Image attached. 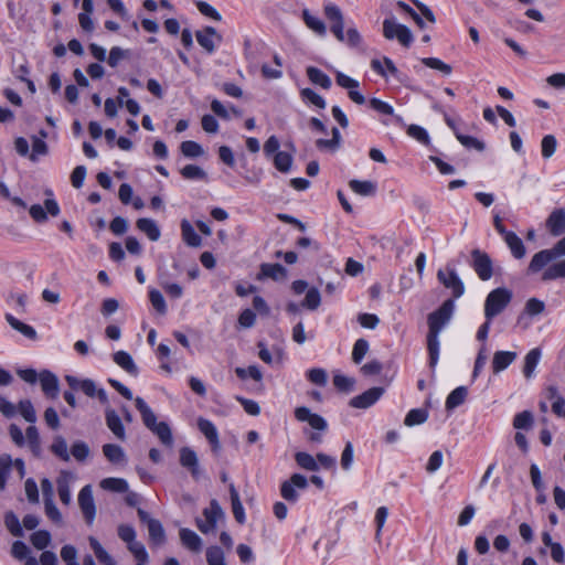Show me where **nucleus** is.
Wrapping results in <instances>:
<instances>
[{
  "mask_svg": "<svg viewBox=\"0 0 565 565\" xmlns=\"http://www.w3.org/2000/svg\"><path fill=\"white\" fill-rule=\"evenodd\" d=\"M455 310V302L448 299L435 311L430 312L427 317L428 333H427V350L429 354V365L435 367L439 359V334L443 329L449 323Z\"/></svg>",
  "mask_w": 565,
  "mask_h": 565,
  "instance_id": "f257e3e1",
  "label": "nucleus"
},
{
  "mask_svg": "<svg viewBox=\"0 0 565 565\" xmlns=\"http://www.w3.org/2000/svg\"><path fill=\"white\" fill-rule=\"evenodd\" d=\"M513 294L505 287H499L490 291L484 301V317L492 320L500 315L511 302Z\"/></svg>",
  "mask_w": 565,
  "mask_h": 565,
  "instance_id": "f03ea898",
  "label": "nucleus"
},
{
  "mask_svg": "<svg viewBox=\"0 0 565 565\" xmlns=\"http://www.w3.org/2000/svg\"><path fill=\"white\" fill-rule=\"evenodd\" d=\"M383 35L387 40L396 39L406 47L413 42L411 30L406 25L397 23L394 19H385L383 21Z\"/></svg>",
  "mask_w": 565,
  "mask_h": 565,
  "instance_id": "7ed1b4c3",
  "label": "nucleus"
},
{
  "mask_svg": "<svg viewBox=\"0 0 565 565\" xmlns=\"http://www.w3.org/2000/svg\"><path fill=\"white\" fill-rule=\"evenodd\" d=\"M308 487V479L300 473H294L280 486V495L288 502L296 503L299 499L298 490H305Z\"/></svg>",
  "mask_w": 565,
  "mask_h": 565,
  "instance_id": "20e7f679",
  "label": "nucleus"
},
{
  "mask_svg": "<svg viewBox=\"0 0 565 565\" xmlns=\"http://www.w3.org/2000/svg\"><path fill=\"white\" fill-rule=\"evenodd\" d=\"M471 258V266L477 276L483 281L489 280L493 275V264L490 256L480 249H473Z\"/></svg>",
  "mask_w": 565,
  "mask_h": 565,
  "instance_id": "39448f33",
  "label": "nucleus"
},
{
  "mask_svg": "<svg viewBox=\"0 0 565 565\" xmlns=\"http://www.w3.org/2000/svg\"><path fill=\"white\" fill-rule=\"evenodd\" d=\"M77 500L86 523L92 525L96 516V505L90 484H86L81 489Z\"/></svg>",
  "mask_w": 565,
  "mask_h": 565,
  "instance_id": "423d86ee",
  "label": "nucleus"
},
{
  "mask_svg": "<svg viewBox=\"0 0 565 565\" xmlns=\"http://www.w3.org/2000/svg\"><path fill=\"white\" fill-rule=\"evenodd\" d=\"M323 11L327 19L332 22L331 32L340 42H344L347 33H344L343 14L340 8L329 2L324 4Z\"/></svg>",
  "mask_w": 565,
  "mask_h": 565,
  "instance_id": "0eeeda50",
  "label": "nucleus"
},
{
  "mask_svg": "<svg viewBox=\"0 0 565 565\" xmlns=\"http://www.w3.org/2000/svg\"><path fill=\"white\" fill-rule=\"evenodd\" d=\"M437 278L447 289L451 290L454 298H460L463 295V282L454 268L439 269Z\"/></svg>",
  "mask_w": 565,
  "mask_h": 565,
  "instance_id": "6e6552de",
  "label": "nucleus"
},
{
  "mask_svg": "<svg viewBox=\"0 0 565 565\" xmlns=\"http://www.w3.org/2000/svg\"><path fill=\"white\" fill-rule=\"evenodd\" d=\"M223 515L221 507L215 500L211 502L210 508L203 511V519L196 520V526L199 530L206 534L214 531L217 520Z\"/></svg>",
  "mask_w": 565,
  "mask_h": 565,
  "instance_id": "1a4fd4ad",
  "label": "nucleus"
},
{
  "mask_svg": "<svg viewBox=\"0 0 565 565\" xmlns=\"http://www.w3.org/2000/svg\"><path fill=\"white\" fill-rule=\"evenodd\" d=\"M198 43L209 53L215 52L217 45L222 42V36L212 26L198 31L195 33Z\"/></svg>",
  "mask_w": 565,
  "mask_h": 565,
  "instance_id": "9d476101",
  "label": "nucleus"
},
{
  "mask_svg": "<svg viewBox=\"0 0 565 565\" xmlns=\"http://www.w3.org/2000/svg\"><path fill=\"white\" fill-rule=\"evenodd\" d=\"M384 388L383 387H372L362 394L353 397L350 401V406L354 408H369L372 405H374L383 395Z\"/></svg>",
  "mask_w": 565,
  "mask_h": 565,
  "instance_id": "9b49d317",
  "label": "nucleus"
},
{
  "mask_svg": "<svg viewBox=\"0 0 565 565\" xmlns=\"http://www.w3.org/2000/svg\"><path fill=\"white\" fill-rule=\"evenodd\" d=\"M180 465L188 469L194 479H199L202 475L200 469L199 458L196 452L189 448L183 447L180 449Z\"/></svg>",
  "mask_w": 565,
  "mask_h": 565,
  "instance_id": "f8f14e48",
  "label": "nucleus"
},
{
  "mask_svg": "<svg viewBox=\"0 0 565 565\" xmlns=\"http://www.w3.org/2000/svg\"><path fill=\"white\" fill-rule=\"evenodd\" d=\"M295 417L299 422H307L311 428L317 430H326L328 427V424L322 416L311 413V411L305 406L296 408Z\"/></svg>",
  "mask_w": 565,
  "mask_h": 565,
  "instance_id": "ddd939ff",
  "label": "nucleus"
},
{
  "mask_svg": "<svg viewBox=\"0 0 565 565\" xmlns=\"http://www.w3.org/2000/svg\"><path fill=\"white\" fill-rule=\"evenodd\" d=\"M105 420L107 427L115 435V437L124 441L126 439V431L122 422L116 411L107 407L105 411Z\"/></svg>",
  "mask_w": 565,
  "mask_h": 565,
  "instance_id": "4468645a",
  "label": "nucleus"
},
{
  "mask_svg": "<svg viewBox=\"0 0 565 565\" xmlns=\"http://www.w3.org/2000/svg\"><path fill=\"white\" fill-rule=\"evenodd\" d=\"M73 479L74 476L71 472L62 471L56 480L60 500L65 505L72 501L71 482Z\"/></svg>",
  "mask_w": 565,
  "mask_h": 565,
  "instance_id": "2eb2a0df",
  "label": "nucleus"
},
{
  "mask_svg": "<svg viewBox=\"0 0 565 565\" xmlns=\"http://www.w3.org/2000/svg\"><path fill=\"white\" fill-rule=\"evenodd\" d=\"M546 226L553 236L565 233V211L554 210L546 220Z\"/></svg>",
  "mask_w": 565,
  "mask_h": 565,
  "instance_id": "dca6fc26",
  "label": "nucleus"
},
{
  "mask_svg": "<svg viewBox=\"0 0 565 565\" xmlns=\"http://www.w3.org/2000/svg\"><path fill=\"white\" fill-rule=\"evenodd\" d=\"M39 381L42 387V391L47 397L55 398L58 394V380L57 377L49 372L43 371L39 374Z\"/></svg>",
  "mask_w": 565,
  "mask_h": 565,
  "instance_id": "f3484780",
  "label": "nucleus"
},
{
  "mask_svg": "<svg viewBox=\"0 0 565 565\" xmlns=\"http://www.w3.org/2000/svg\"><path fill=\"white\" fill-rule=\"evenodd\" d=\"M198 427H199L200 431L210 441L213 450H215V451L218 450L221 447V444H220L218 433H217L215 425L209 419L199 418Z\"/></svg>",
  "mask_w": 565,
  "mask_h": 565,
  "instance_id": "a211bd4d",
  "label": "nucleus"
},
{
  "mask_svg": "<svg viewBox=\"0 0 565 565\" xmlns=\"http://www.w3.org/2000/svg\"><path fill=\"white\" fill-rule=\"evenodd\" d=\"M555 258H557V256H556V254H554V249L553 248H551V249H543V250L536 253L532 257V259L530 262V265H529V271L537 273L541 269H543V267H545L550 262H552Z\"/></svg>",
  "mask_w": 565,
  "mask_h": 565,
  "instance_id": "6ab92c4d",
  "label": "nucleus"
},
{
  "mask_svg": "<svg viewBox=\"0 0 565 565\" xmlns=\"http://www.w3.org/2000/svg\"><path fill=\"white\" fill-rule=\"evenodd\" d=\"M516 359V353L512 351H497L493 354L492 370L494 374L504 371Z\"/></svg>",
  "mask_w": 565,
  "mask_h": 565,
  "instance_id": "aec40b11",
  "label": "nucleus"
},
{
  "mask_svg": "<svg viewBox=\"0 0 565 565\" xmlns=\"http://www.w3.org/2000/svg\"><path fill=\"white\" fill-rule=\"evenodd\" d=\"M542 356V351L539 348H534L530 350L524 356V365H523V375L525 379L530 380L535 374V367L540 363Z\"/></svg>",
  "mask_w": 565,
  "mask_h": 565,
  "instance_id": "412c9836",
  "label": "nucleus"
},
{
  "mask_svg": "<svg viewBox=\"0 0 565 565\" xmlns=\"http://www.w3.org/2000/svg\"><path fill=\"white\" fill-rule=\"evenodd\" d=\"M180 541L184 547L192 552H200L202 547L201 537L190 529H181L179 532Z\"/></svg>",
  "mask_w": 565,
  "mask_h": 565,
  "instance_id": "4be33fe9",
  "label": "nucleus"
},
{
  "mask_svg": "<svg viewBox=\"0 0 565 565\" xmlns=\"http://www.w3.org/2000/svg\"><path fill=\"white\" fill-rule=\"evenodd\" d=\"M113 360L119 367H121L124 371H126L130 375H132V376L138 375V367H137L136 363L134 362L132 356L128 352L122 351V350L117 351L114 353Z\"/></svg>",
  "mask_w": 565,
  "mask_h": 565,
  "instance_id": "5701e85b",
  "label": "nucleus"
},
{
  "mask_svg": "<svg viewBox=\"0 0 565 565\" xmlns=\"http://www.w3.org/2000/svg\"><path fill=\"white\" fill-rule=\"evenodd\" d=\"M6 321L10 324V327L21 334H23L25 338L30 340H35L38 338V333L35 329L32 326H29L15 317H13L11 313H6L4 316Z\"/></svg>",
  "mask_w": 565,
  "mask_h": 565,
  "instance_id": "b1692460",
  "label": "nucleus"
},
{
  "mask_svg": "<svg viewBox=\"0 0 565 565\" xmlns=\"http://www.w3.org/2000/svg\"><path fill=\"white\" fill-rule=\"evenodd\" d=\"M228 490L231 495L233 515L239 524H244L246 521V516L243 504L239 499V494L233 483H230Z\"/></svg>",
  "mask_w": 565,
  "mask_h": 565,
  "instance_id": "393cba45",
  "label": "nucleus"
},
{
  "mask_svg": "<svg viewBox=\"0 0 565 565\" xmlns=\"http://www.w3.org/2000/svg\"><path fill=\"white\" fill-rule=\"evenodd\" d=\"M136 225L137 228L145 233L150 241L157 242L160 238V228L153 220L142 217L137 221Z\"/></svg>",
  "mask_w": 565,
  "mask_h": 565,
  "instance_id": "a878e982",
  "label": "nucleus"
},
{
  "mask_svg": "<svg viewBox=\"0 0 565 565\" xmlns=\"http://www.w3.org/2000/svg\"><path fill=\"white\" fill-rule=\"evenodd\" d=\"M136 408L140 412L143 424L151 429L157 423V416L141 397L135 398Z\"/></svg>",
  "mask_w": 565,
  "mask_h": 565,
  "instance_id": "bb28decb",
  "label": "nucleus"
},
{
  "mask_svg": "<svg viewBox=\"0 0 565 565\" xmlns=\"http://www.w3.org/2000/svg\"><path fill=\"white\" fill-rule=\"evenodd\" d=\"M103 454L107 460L114 465L125 463L126 454L124 449L115 444H105L103 446Z\"/></svg>",
  "mask_w": 565,
  "mask_h": 565,
  "instance_id": "cd10ccee",
  "label": "nucleus"
},
{
  "mask_svg": "<svg viewBox=\"0 0 565 565\" xmlns=\"http://www.w3.org/2000/svg\"><path fill=\"white\" fill-rule=\"evenodd\" d=\"M505 244L509 246L512 255L518 258V259H521L525 256V247H524V244L522 242V239L514 233V232H510L509 234H505V236L503 237Z\"/></svg>",
  "mask_w": 565,
  "mask_h": 565,
  "instance_id": "c85d7f7f",
  "label": "nucleus"
},
{
  "mask_svg": "<svg viewBox=\"0 0 565 565\" xmlns=\"http://www.w3.org/2000/svg\"><path fill=\"white\" fill-rule=\"evenodd\" d=\"M302 19L307 28L317 33L318 35H324L327 28L324 22L316 15H312L308 9L302 10Z\"/></svg>",
  "mask_w": 565,
  "mask_h": 565,
  "instance_id": "c756f323",
  "label": "nucleus"
},
{
  "mask_svg": "<svg viewBox=\"0 0 565 565\" xmlns=\"http://www.w3.org/2000/svg\"><path fill=\"white\" fill-rule=\"evenodd\" d=\"M349 186L361 196H373L376 193V184L372 181L351 180Z\"/></svg>",
  "mask_w": 565,
  "mask_h": 565,
  "instance_id": "7c9ffc66",
  "label": "nucleus"
},
{
  "mask_svg": "<svg viewBox=\"0 0 565 565\" xmlns=\"http://www.w3.org/2000/svg\"><path fill=\"white\" fill-rule=\"evenodd\" d=\"M260 275L274 280H284L287 276L286 268L280 264H263Z\"/></svg>",
  "mask_w": 565,
  "mask_h": 565,
  "instance_id": "2f4dec72",
  "label": "nucleus"
},
{
  "mask_svg": "<svg viewBox=\"0 0 565 565\" xmlns=\"http://www.w3.org/2000/svg\"><path fill=\"white\" fill-rule=\"evenodd\" d=\"M307 76L311 83L319 85L324 89H329L332 85L330 77L317 67L309 66L307 68Z\"/></svg>",
  "mask_w": 565,
  "mask_h": 565,
  "instance_id": "473e14b6",
  "label": "nucleus"
},
{
  "mask_svg": "<svg viewBox=\"0 0 565 565\" xmlns=\"http://www.w3.org/2000/svg\"><path fill=\"white\" fill-rule=\"evenodd\" d=\"M181 233L183 241L189 246L199 247L201 245V237L196 234L193 226L186 220H183L181 223Z\"/></svg>",
  "mask_w": 565,
  "mask_h": 565,
  "instance_id": "72a5a7b5",
  "label": "nucleus"
},
{
  "mask_svg": "<svg viewBox=\"0 0 565 565\" xmlns=\"http://www.w3.org/2000/svg\"><path fill=\"white\" fill-rule=\"evenodd\" d=\"M275 168L281 173H288L291 170L294 158L286 151L277 152L271 157Z\"/></svg>",
  "mask_w": 565,
  "mask_h": 565,
  "instance_id": "f704fd0d",
  "label": "nucleus"
},
{
  "mask_svg": "<svg viewBox=\"0 0 565 565\" xmlns=\"http://www.w3.org/2000/svg\"><path fill=\"white\" fill-rule=\"evenodd\" d=\"M295 460L297 465L308 471H318L319 465L317 461V458H315L312 455L305 452V451H298L295 455Z\"/></svg>",
  "mask_w": 565,
  "mask_h": 565,
  "instance_id": "c9c22d12",
  "label": "nucleus"
},
{
  "mask_svg": "<svg viewBox=\"0 0 565 565\" xmlns=\"http://www.w3.org/2000/svg\"><path fill=\"white\" fill-rule=\"evenodd\" d=\"M127 547L137 559L136 565H147L149 561V555L145 548V545L141 542H138L135 539L134 541H131V543L127 544Z\"/></svg>",
  "mask_w": 565,
  "mask_h": 565,
  "instance_id": "e433bc0d",
  "label": "nucleus"
},
{
  "mask_svg": "<svg viewBox=\"0 0 565 565\" xmlns=\"http://www.w3.org/2000/svg\"><path fill=\"white\" fill-rule=\"evenodd\" d=\"M100 487L104 490L113 492H126L128 490V482L121 478H105L100 481Z\"/></svg>",
  "mask_w": 565,
  "mask_h": 565,
  "instance_id": "4c0bfd02",
  "label": "nucleus"
},
{
  "mask_svg": "<svg viewBox=\"0 0 565 565\" xmlns=\"http://www.w3.org/2000/svg\"><path fill=\"white\" fill-rule=\"evenodd\" d=\"M467 388L465 386H459L455 388L446 399V408L454 409L461 405L467 397Z\"/></svg>",
  "mask_w": 565,
  "mask_h": 565,
  "instance_id": "58836bf2",
  "label": "nucleus"
},
{
  "mask_svg": "<svg viewBox=\"0 0 565 565\" xmlns=\"http://www.w3.org/2000/svg\"><path fill=\"white\" fill-rule=\"evenodd\" d=\"M13 468V460L10 455L3 454L0 456V490H4L7 480L11 469Z\"/></svg>",
  "mask_w": 565,
  "mask_h": 565,
  "instance_id": "ea45409f",
  "label": "nucleus"
},
{
  "mask_svg": "<svg viewBox=\"0 0 565 565\" xmlns=\"http://www.w3.org/2000/svg\"><path fill=\"white\" fill-rule=\"evenodd\" d=\"M150 430L158 436V438L160 439V441L163 445H166L168 447L172 446V444H173L172 433L167 423L161 422V423L157 424L154 427H152Z\"/></svg>",
  "mask_w": 565,
  "mask_h": 565,
  "instance_id": "a19ab883",
  "label": "nucleus"
},
{
  "mask_svg": "<svg viewBox=\"0 0 565 565\" xmlns=\"http://www.w3.org/2000/svg\"><path fill=\"white\" fill-rule=\"evenodd\" d=\"M51 451L63 461L71 459L66 440L62 436H55L53 444L51 445Z\"/></svg>",
  "mask_w": 565,
  "mask_h": 565,
  "instance_id": "79ce46f5",
  "label": "nucleus"
},
{
  "mask_svg": "<svg viewBox=\"0 0 565 565\" xmlns=\"http://www.w3.org/2000/svg\"><path fill=\"white\" fill-rule=\"evenodd\" d=\"M564 277H565V259L551 265L550 267H547L544 270V273L542 275L543 280H555V279L564 278Z\"/></svg>",
  "mask_w": 565,
  "mask_h": 565,
  "instance_id": "37998d69",
  "label": "nucleus"
},
{
  "mask_svg": "<svg viewBox=\"0 0 565 565\" xmlns=\"http://www.w3.org/2000/svg\"><path fill=\"white\" fill-rule=\"evenodd\" d=\"M428 418V413L427 411L423 409V408H414V409H411L405 419H404V424L408 427H412V426H415V425H420L423 423H425Z\"/></svg>",
  "mask_w": 565,
  "mask_h": 565,
  "instance_id": "c03bdc74",
  "label": "nucleus"
},
{
  "mask_svg": "<svg viewBox=\"0 0 565 565\" xmlns=\"http://www.w3.org/2000/svg\"><path fill=\"white\" fill-rule=\"evenodd\" d=\"M149 300L152 305V307L157 310L160 315H166L168 311L166 300L162 296V294L154 288L149 289Z\"/></svg>",
  "mask_w": 565,
  "mask_h": 565,
  "instance_id": "a18cd8bd",
  "label": "nucleus"
},
{
  "mask_svg": "<svg viewBox=\"0 0 565 565\" xmlns=\"http://www.w3.org/2000/svg\"><path fill=\"white\" fill-rule=\"evenodd\" d=\"M147 526L150 541L156 544H162L164 542V530L162 527V524L158 520H156L149 521V525Z\"/></svg>",
  "mask_w": 565,
  "mask_h": 565,
  "instance_id": "49530a36",
  "label": "nucleus"
},
{
  "mask_svg": "<svg viewBox=\"0 0 565 565\" xmlns=\"http://www.w3.org/2000/svg\"><path fill=\"white\" fill-rule=\"evenodd\" d=\"M89 544L100 563H104L105 565H110L115 563V561L110 557V555L104 550V547L95 537H89Z\"/></svg>",
  "mask_w": 565,
  "mask_h": 565,
  "instance_id": "de8ad7c7",
  "label": "nucleus"
},
{
  "mask_svg": "<svg viewBox=\"0 0 565 565\" xmlns=\"http://www.w3.org/2000/svg\"><path fill=\"white\" fill-rule=\"evenodd\" d=\"M4 524H6V527L8 529V531L13 536H22L23 535V531H22L20 521L13 512L9 511L6 513Z\"/></svg>",
  "mask_w": 565,
  "mask_h": 565,
  "instance_id": "09e8293b",
  "label": "nucleus"
},
{
  "mask_svg": "<svg viewBox=\"0 0 565 565\" xmlns=\"http://www.w3.org/2000/svg\"><path fill=\"white\" fill-rule=\"evenodd\" d=\"M420 62L433 70L439 71L444 75H449L452 71L451 66L437 57H424Z\"/></svg>",
  "mask_w": 565,
  "mask_h": 565,
  "instance_id": "8fccbe9b",
  "label": "nucleus"
},
{
  "mask_svg": "<svg viewBox=\"0 0 565 565\" xmlns=\"http://www.w3.org/2000/svg\"><path fill=\"white\" fill-rule=\"evenodd\" d=\"M207 565H226L225 555L221 547L210 546L206 550Z\"/></svg>",
  "mask_w": 565,
  "mask_h": 565,
  "instance_id": "3c124183",
  "label": "nucleus"
},
{
  "mask_svg": "<svg viewBox=\"0 0 565 565\" xmlns=\"http://www.w3.org/2000/svg\"><path fill=\"white\" fill-rule=\"evenodd\" d=\"M181 152L188 158L201 157L204 153L203 148L195 141H183L180 146Z\"/></svg>",
  "mask_w": 565,
  "mask_h": 565,
  "instance_id": "603ef678",
  "label": "nucleus"
},
{
  "mask_svg": "<svg viewBox=\"0 0 565 565\" xmlns=\"http://www.w3.org/2000/svg\"><path fill=\"white\" fill-rule=\"evenodd\" d=\"M307 379L315 385L324 386L328 382V374L324 369L313 367L307 371Z\"/></svg>",
  "mask_w": 565,
  "mask_h": 565,
  "instance_id": "864d4df0",
  "label": "nucleus"
},
{
  "mask_svg": "<svg viewBox=\"0 0 565 565\" xmlns=\"http://www.w3.org/2000/svg\"><path fill=\"white\" fill-rule=\"evenodd\" d=\"M181 174L188 180H204L206 178L205 171L195 164H186L181 169Z\"/></svg>",
  "mask_w": 565,
  "mask_h": 565,
  "instance_id": "5fc2aeb1",
  "label": "nucleus"
},
{
  "mask_svg": "<svg viewBox=\"0 0 565 565\" xmlns=\"http://www.w3.org/2000/svg\"><path fill=\"white\" fill-rule=\"evenodd\" d=\"M300 95L305 102L310 103V104L317 106L318 108L323 109L327 105L324 98L321 95L317 94L311 88H303L300 92Z\"/></svg>",
  "mask_w": 565,
  "mask_h": 565,
  "instance_id": "6e6d98bb",
  "label": "nucleus"
},
{
  "mask_svg": "<svg viewBox=\"0 0 565 565\" xmlns=\"http://www.w3.org/2000/svg\"><path fill=\"white\" fill-rule=\"evenodd\" d=\"M32 545L38 550H44L51 542V534L45 530L34 532L31 537Z\"/></svg>",
  "mask_w": 565,
  "mask_h": 565,
  "instance_id": "4d7b16f0",
  "label": "nucleus"
},
{
  "mask_svg": "<svg viewBox=\"0 0 565 565\" xmlns=\"http://www.w3.org/2000/svg\"><path fill=\"white\" fill-rule=\"evenodd\" d=\"M355 381L353 377H349L341 373H335L333 375V385L341 392H351Z\"/></svg>",
  "mask_w": 565,
  "mask_h": 565,
  "instance_id": "13d9d810",
  "label": "nucleus"
},
{
  "mask_svg": "<svg viewBox=\"0 0 565 565\" xmlns=\"http://www.w3.org/2000/svg\"><path fill=\"white\" fill-rule=\"evenodd\" d=\"M533 425V415L530 411L518 413L513 418L515 429H526Z\"/></svg>",
  "mask_w": 565,
  "mask_h": 565,
  "instance_id": "bf43d9fd",
  "label": "nucleus"
},
{
  "mask_svg": "<svg viewBox=\"0 0 565 565\" xmlns=\"http://www.w3.org/2000/svg\"><path fill=\"white\" fill-rule=\"evenodd\" d=\"M557 141L553 135H546L543 137L541 142L542 156L545 159L551 158L556 150Z\"/></svg>",
  "mask_w": 565,
  "mask_h": 565,
  "instance_id": "052dcab7",
  "label": "nucleus"
},
{
  "mask_svg": "<svg viewBox=\"0 0 565 565\" xmlns=\"http://www.w3.org/2000/svg\"><path fill=\"white\" fill-rule=\"evenodd\" d=\"M47 145L42 138H32V152L29 156L31 161L35 162L39 156H44L47 153Z\"/></svg>",
  "mask_w": 565,
  "mask_h": 565,
  "instance_id": "680f3d73",
  "label": "nucleus"
},
{
  "mask_svg": "<svg viewBox=\"0 0 565 565\" xmlns=\"http://www.w3.org/2000/svg\"><path fill=\"white\" fill-rule=\"evenodd\" d=\"M369 351V342L364 339H359L355 341L352 350V360L354 363L359 364L363 358L366 355Z\"/></svg>",
  "mask_w": 565,
  "mask_h": 565,
  "instance_id": "e2e57ef3",
  "label": "nucleus"
},
{
  "mask_svg": "<svg viewBox=\"0 0 565 565\" xmlns=\"http://www.w3.org/2000/svg\"><path fill=\"white\" fill-rule=\"evenodd\" d=\"M455 136L458 141L466 148H473L478 151H482L484 149L483 142L475 137L462 135L459 131H455Z\"/></svg>",
  "mask_w": 565,
  "mask_h": 565,
  "instance_id": "0e129e2a",
  "label": "nucleus"
},
{
  "mask_svg": "<svg viewBox=\"0 0 565 565\" xmlns=\"http://www.w3.org/2000/svg\"><path fill=\"white\" fill-rule=\"evenodd\" d=\"M321 302L320 292L317 288H311L307 291L306 297L302 301V306L309 310H316Z\"/></svg>",
  "mask_w": 565,
  "mask_h": 565,
  "instance_id": "69168bd1",
  "label": "nucleus"
},
{
  "mask_svg": "<svg viewBox=\"0 0 565 565\" xmlns=\"http://www.w3.org/2000/svg\"><path fill=\"white\" fill-rule=\"evenodd\" d=\"M19 412L26 422L31 424L36 422L35 409L29 399H24L19 403Z\"/></svg>",
  "mask_w": 565,
  "mask_h": 565,
  "instance_id": "338daca9",
  "label": "nucleus"
},
{
  "mask_svg": "<svg viewBox=\"0 0 565 565\" xmlns=\"http://www.w3.org/2000/svg\"><path fill=\"white\" fill-rule=\"evenodd\" d=\"M235 373L242 380H245L246 377H252L253 380L259 382L263 379V374L258 366L256 365H250L247 369L237 367L235 370Z\"/></svg>",
  "mask_w": 565,
  "mask_h": 565,
  "instance_id": "774afa93",
  "label": "nucleus"
}]
</instances>
